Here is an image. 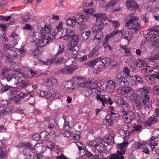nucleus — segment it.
I'll list each match as a JSON object with an SVG mask.
<instances>
[{
  "mask_svg": "<svg viewBox=\"0 0 159 159\" xmlns=\"http://www.w3.org/2000/svg\"><path fill=\"white\" fill-rule=\"evenodd\" d=\"M94 16L97 18L98 22L95 25L93 26L92 30L94 33H96L103 30L104 25H107L108 22L110 21V20L109 18L106 16L105 14L98 13L95 14Z\"/></svg>",
  "mask_w": 159,
  "mask_h": 159,
  "instance_id": "nucleus-1",
  "label": "nucleus"
},
{
  "mask_svg": "<svg viewBox=\"0 0 159 159\" xmlns=\"http://www.w3.org/2000/svg\"><path fill=\"white\" fill-rule=\"evenodd\" d=\"M12 43V42L11 41L7 43L3 42L2 43V49L7 59H10L13 57H16L17 56V54L16 52L11 49L13 47Z\"/></svg>",
  "mask_w": 159,
  "mask_h": 159,
  "instance_id": "nucleus-2",
  "label": "nucleus"
},
{
  "mask_svg": "<svg viewBox=\"0 0 159 159\" xmlns=\"http://www.w3.org/2000/svg\"><path fill=\"white\" fill-rule=\"evenodd\" d=\"M78 38L77 36L73 35L70 38V41H71L67 44L69 52L73 55L76 54L79 50V47L77 46L79 41Z\"/></svg>",
  "mask_w": 159,
  "mask_h": 159,
  "instance_id": "nucleus-3",
  "label": "nucleus"
},
{
  "mask_svg": "<svg viewBox=\"0 0 159 159\" xmlns=\"http://www.w3.org/2000/svg\"><path fill=\"white\" fill-rule=\"evenodd\" d=\"M55 33L52 31L45 34V38H44V39H42V40L40 42H41V43H43L44 46L50 41H52V40L55 38Z\"/></svg>",
  "mask_w": 159,
  "mask_h": 159,
  "instance_id": "nucleus-4",
  "label": "nucleus"
},
{
  "mask_svg": "<svg viewBox=\"0 0 159 159\" xmlns=\"http://www.w3.org/2000/svg\"><path fill=\"white\" fill-rule=\"evenodd\" d=\"M132 33H134L140 30V25L139 23H133L125 25Z\"/></svg>",
  "mask_w": 159,
  "mask_h": 159,
  "instance_id": "nucleus-5",
  "label": "nucleus"
},
{
  "mask_svg": "<svg viewBox=\"0 0 159 159\" xmlns=\"http://www.w3.org/2000/svg\"><path fill=\"white\" fill-rule=\"evenodd\" d=\"M0 84L2 86H7V82H9L12 80L16 79V77L11 75H7V77L3 76L0 77Z\"/></svg>",
  "mask_w": 159,
  "mask_h": 159,
  "instance_id": "nucleus-6",
  "label": "nucleus"
},
{
  "mask_svg": "<svg viewBox=\"0 0 159 159\" xmlns=\"http://www.w3.org/2000/svg\"><path fill=\"white\" fill-rule=\"evenodd\" d=\"M126 4L127 8L131 11L137 10L139 7V5L134 0H127Z\"/></svg>",
  "mask_w": 159,
  "mask_h": 159,
  "instance_id": "nucleus-7",
  "label": "nucleus"
},
{
  "mask_svg": "<svg viewBox=\"0 0 159 159\" xmlns=\"http://www.w3.org/2000/svg\"><path fill=\"white\" fill-rule=\"evenodd\" d=\"M1 143L2 146L0 147V158H2L7 156V152L6 151V148L7 143L4 140H1Z\"/></svg>",
  "mask_w": 159,
  "mask_h": 159,
  "instance_id": "nucleus-8",
  "label": "nucleus"
},
{
  "mask_svg": "<svg viewBox=\"0 0 159 159\" xmlns=\"http://www.w3.org/2000/svg\"><path fill=\"white\" fill-rule=\"evenodd\" d=\"M101 59L100 60H98L96 66L94 67L95 70L93 71V72L94 73L98 74L101 71H103L105 69V65L101 62Z\"/></svg>",
  "mask_w": 159,
  "mask_h": 159,
  "instance_id": "nucleus-9",
  "label": "nucleus"
},
{
  "mask_svg": "<svg viewBox=\"0 0 159 159\" xmlns=\"http://www.w3.org/2000/svg\"><path fill=\"white\" fill-rule=\"evenodd\" d=\"M33 36L35 38V39L39 40L38 43H36L35 44L37 48L39 47H42L44 46L43 43H41L40 41L44 39V38H42L40 33L39 32H35L33 34Z\"/></svg>",
  "mask_w": 159,
  "mask_h": 159,
  "instance_id": "nucleus-10",
  "label": "nucleus"
},
{
  "mask_svg": "<svg viewBox=\"0 0 159 159\" xmlns=\"http://www.w3.org/2000/svg\"><path fill=\"white\" fill-rule=\"evenodd\" d=\"M115 87V82L112 80H110L107 81L106 90L107 92L111 93L114 91Z\"/></svg>",
  "mask_w": 159,
  "mask_h": 159,
  "instance_id": "nucleus-11",
  "label": "nucleus"
},
{
  "mask_svg": "<svg viewBox=\"0 0 159 159\" xmlns=\"http://www.w3.org/2000/svg\"><path fill=\"white\" fill-rule=\"evenodd\" d=\"M73 17L79 21V22L77 21V22L79 24H81L84 21L86 22L89 19L88 16H86L81 13H80L77 15H74L73 16Z\"/></svg>",
  "mask_w": 159,
  "mask_h": 159,
  "instance_id": "nucleus-12",
  "label": "nucleus"
},
{
  "mask_svg": "<svg viewBox=\"0 0 159 159\" xmlns=\"http://www.w3.org/2000/svg\"><path fill=\"white\" fill-rule=\"evenodd\" d=\"M135 105L140 109L144 108L146 110H147L148 109L150 106L149 104H146V103H145L142 100L141 101L139 100L135 101Z\"/></svg>",
  "mask_w": 159,
  "mask_h": 159,
  "instance_id": "nucleus-13",
  "label": "nucleus"
},
{
  "mask_svg": "<svg viewBox=\"0 0 159 159\" xmlns=\"http://www.w3.org/2000/svg\"><path fill=\"white\" fill-rule=\"evenodd\" d=\"M126 78L124 77V76H121L120 78H116L115 80L117 81L118 84L122 86H128L129 84V82Z\"/></svg>",
  "mask_w": 159,
  "mask_h": 159,
  "instance_id": "nucleus-14",
  "label": "nucleus"
},
{
  "mask_svg": "<svg viewBox=\"0 0 159 159\" xmlns=\"http://www.w3.org/2000/svg\"><path fill=\"white\" fill-rule=\"evenodd\" d=\"M77 68L76 66H72L71 67H65L63 69H61L58 70L59 73L64 74H71L75 70H76Z\"/></svg>",
  "mask_w": 159,
  "mask_h": 159,
  "instance_id": "nucleus-15",
  "label": "nucleus"
},
{
  "mask_svg": "<svg viewBox=\"0 0 159 159\" xmlns=\"http://www.w3.org/2000/svg\"><path fill=\"white\" fill-rule=\"evenodd\" d=\"M101 59V57H98V58H95L93 60H92L90 61H88L87 62L84 63V65L87 66L89 67H95L96 66V65L98 62V60H100Z\"/></svg>",
  "mask_w": 159,
  "mask_h": 159,
  "instance_id": "nucleus-16",
  "label": "nucleus"
},
{
  "mask_svg": "<svg viewBox=\"0 0 159 159\" xmlns=\"http://www.w3.org/2000/svg\"><path fill=\"white\" fill-rule=\"evenodd\" d=\"M152 74H151V76L153 79L159 80V66H157L153 67Z\"/></svg>",
  "mask_w": 159,
  "mask_h": 159,
  "instance_id": "nucleus-17",
  "label": "nucleus"
},
{
  "mask_svg": "<svg viewBox=\"0 0 159 159\" xmlns=\"http://www.w3.org/2000/svg\"><path fill=\"white\" fill-rule=\"evenodd\" d=\"M158 121V120L156 116H151L150 117H149L148 119L146 121V123H147L148 126H150L153 124L157 123Z\"/></svg>",
  "mask_w": 159,
  "mask_h": 159,
  "instance_id": "nucleus-18",
  "label": "nucleus"
},
{
  "mask_svg": "<svg viewBox=\"0 0 159 159\" xmlns=\"http://www.w3.org/2000/svg\"><path fill=\"white\" fill-rule=\"evenodd\" d=\"M76 79L79 80L78 82L77 83L78 86L81 87H84L86 89H89V82H82V80L80 77H77Z\"/></svg>",
  "mask_w": 159,
  "mask_h": 159,
  "instance_id": "nucleus-19",
  "label": "nucleus"
},
{
  "mask_svg": "<svg viewBox=\"0 0 159 159\" xmlns=\"http://www.w3.org/2000/svg\"><path fill=\"white\" fill-rule=\"evenodd\" d=\"M115 101L116 104L119 106L122 107L123 106H128L127 104H125V102L124 101L123 98L117 96L115 98Z\"/></svg>",
  "mask_w": 159,
  "mask_h": 159,
  "instance_id": "nucleus-20",
  "label": "nucleus"
},
{
  "mask_svg": "<svg viewBox=\"0 0 159 159\" xmlns=\"http://www.w3.org/2000/svg\"><path fill=\"white\" fill-rule=\"evenodd\" d=\"M139 90L142 95L149 94L151 91V88L149 86H145L139 88Z\"/></svg>",
  "mask_w": 159,
  "mask_h": 159,
  "instance_id": "nucleus-21",
  "label": "nucleus"
},
{
  "mask_svg": "<svg viewBox=\"0 0 159 159\" xmlns=\"http://www.w3.org/2000/svg\"><path fill=\"white\" fill-rule=\"evenodd\" d=\"M127 17L129 18V20L126 23L125 25L134 23L138 20V18L135 16L134 14L133 13L128 15L127 16Z\"/></svg>",
  "mask_w": 159,
  "mask_h": 159,
  "instance_id": "nucleus-22",
  "label": "nucleus"
},
{
  "mask_svg": "<svg viewBox=\"0 0 159 159\" xmlns=\"http://www.w3.org/2000/svg\"><path fill=\"white\" fill-rule=\"evenodd\" d=\"M17 148L27 147L26 148H33L32 145L29 142H22L19 143L17 146Z\"/></svg>",
  "mask_w": 159,
  "mask_h": 159,
  "instance_id": "nucleus-23",
  "label": "nucleus"
},
{
  "mask_svg": "<svg viewBox=\"0 0 159 159\" xmlns=\"http://www.w3.org/2000/svg\"><path fill=\"white\" fill-rule=\"evenodd\" d=\"M73 35V32L71 29L66 30V33L63 37L64 40L68 39L70 41V38Z\"/></svg>",
  "mask_w": 159,
  "mask_h": 159,
  "instance_id": "nucleus-24",
  "label": "nucleus"
},
{
  "mask_svg": "<svg viewBox=\"0 0 159 159\" xmlns=\"http://www.w3.org/2000/svg\"><path fill=\"white\" fill-rule=\"evenodd\" d=\"M107 115L109 116L110 118H111L114 121L117 120L120 118V115L117 111L111 112L110 113L108 114Z\"/></svg>",
  "mask_w": 159,
  "mask_h": 159,
  "instance_id": "nucleus-25",
  "label": "nucleus"
},
{
  "mask_svg": "<svg viewBox=\"0 0 159 159\" xmlns=\"http://www.w3.org/2000/svg\"><path fill=\"white\" fill-rule=\"evenodd\" d=\"M134 115L133 112L129 111L124 121L127 123L130 122L134 119Z\"/></svg>",
  "mask_w": 159,
  "mask_h": 159,
  "instance_id": "nucleus-26",
  "label": "nucleus"
},
{
  "mask_svg": "<svg viewBox=\"0 0 159 159\" xmlns=\"http://www.w3.org/2000/svg\"><path fill=\"white\" fill-rule=\"evenodd\" d=\"M135 64L136 66L138 67H145L147 66V63L141 59H138L136 61Z\"/></svg>",
  "mask_w": 159,
  "mask_h": 159,
  "instance_id": "nucleus-27",
  "label": "nucleus"
},
{
  "mask_svg": "<svg viewBox=\"0 0 159 159\" xmlns=\"http://www.w3.org/2000/svg\"><path fill=\"white\" fill-rule=\"evenodd\" d=\"M39 136L41 141L47 140L48 139L49 137V133L46 131L41 132Z\"/></svg>",
  "mask_w": 159,
  "mask_h": 159,
  "instance_id": "nucleus-28",
  "label": "nucleus"
},
{
  "mask_svg": "<svg viewBox=\"0 0 159 159\" xmlns=\"http://www.w3.org/2000/svg\"><path fill=\"white\" fill-rule=\"evenodd\" d=\"M34 150L38 154L43 153L44 152V147L40 144H36L34 146Z\"/></svg>",
  "mask_w": 159,
  "mask_h": 159,
  "instance_id": "nucleus-29",
  "label": "nucleus"
},
{
  "mask_svg": "<svg viewBox=\"0 0 159 159\" xmlns=\"http://www.w3.org/2000/svg\"><path fill=\"white\" fill-rule=\"evenodd\" d=\"M114 120L109 117V116H107L106 117L105 125L108 127L111 126L114 124Z\"/></svg>",
  "mask_w": 159,
  "mask_h": 159,
  "instance_id": "nucleus-30",
  "label": "nucleus"
},
{
  "mask_svg": "<svg viewBox=\"0 0 159 159\" xmlns=\"http://www.w3.org/2000/svg\"><path fill=\"white\" fill-rule=\"evenodd\" d=\"M105 93L101 91H97L96 94V98L98 101H102L105 97Z\"/></svg>",
  "mask_w": 159,
  "mask_h": 159,
  "instance_id": "nucleus-31",
  "label": "nucleus"
},
{
  "mask_svg": "<svg viewBox=\"0 0 159 159\" xmlns=\"http://www.w3.org/2000/svg\"><path fill=\"white\" fill-rule=\"evenodd\" d=\"M18 84H19L20 88L23 89L27 86L30 85L31 83L27 80L26 81H21L20 82H18Z\"/></svg>",
  "mask_w": 159,
  "mask_h": 159,
  "instance_id": "nucleus-32",
  "label": "nucleus"
},
{
  "mask_svg": "<svg viewBox=\"0 0 159 159\" xmlns=\"http://www.w3.org/2000/svg\"><path fill=\"white\" fill-rule=\"evenodd\" d=\"M74 84L75 83L73 81H67L65 84L64 87L68 90H70L71 89L74 90L75 88L74 87Z\"/></svg>",
  "mask_w": 159,
  "mask_h": 159,
  "instance_id": "nucleus-33",
  "label": "nucleus"
},
{
  "mask_svg": "<svg viewBox=\"0 0 159 159\" xmlns=\"http://www.w3.org/2000/svg\"><path fill=\"white\" fill-rule=\"evenodd\" d=\"M144 146V144L143 143H135L134 144L132 145V149L134 151L135 150L143 148Z\"/></svg>",
  "mask_w": 159,
  "mask_h": 159,
  "instance_id": "nucleus-34",
  "label": "nucleus"
},
{
  "mask_svg": "<svg viewBox=\"0 0 159 159\" xmlns=\"http://www.w3.org/2000/svg\"><path fill=\"white\" fill-rule=\"evenodd\" d=\"M100 102H102V106H105L106 105H107L108 102L110 105H111L112 104L111 99L109 98H107L105 97L103 98L102 101H100Z\"/></svg>",
  "mask_w": 159,
  "mask_h": 159,
  "instance_id": "nucleus-35",
  "label": "nucleus"
},
{
  "mask_svg": "<svg viewBox=\"0 0 159 159\" xmlns=\"http://www.w3.org/2000/svg\"><path fill=\"white\" fill-rule=\"evenodd\" d=\"M33 151V148H25L23 151V152L25 156L31 157Z\"/></svg>",
  "mask_w": 159,
  "mask_h": 159,
  "instance_id": "nucleus-36",
  "label": "nucleus"
},
{
  "mask_svg": "<svg viewBox=\"0 0 159 159\" xmlns=\"http://www.w3.org/2000/svg\"><path fill=\"white\" fill-rule=\"evenodd\" d=\"M101 61L105 65V66H109L111 65V60L109 58L105 57L102 59L101 57Z\"/></svg>",
  "mask_w": 159,
  "mask_h": 159,
  "instance_id": "nucleus-37",
  "label": "nucleus"
},
{
  "mask_svg": "<svg viewBox=\"0 0 159 159\" xmlns=\"http://www.w3.org/2000/svg\"><path fill=\"white\" fill-rule=\"evenodd\" d=\"M103 34L102 31H99L96 34L94 39L95 40H98L97 42L99 43L101 42V40L103 39Z\"/></svg>",
  "mask_w": 159,
  "mask_h": 159,
  "instance_id": "nucleus-38",
  "label": "nucleus"
},
{
  "mask_svg": "<svg viewBox=\"0 0 159 159\" xmlns=\"http://www.w3.org/2000/svg\"><path fill=\"white\" fill-rule=\"evenodd\" d=\"M10 110L8 108H6L2 110H0V118H1L5 115H6L9 114Z\"/></svg>",
  "mask_w": 159,
  "mask_h": 159,
  "instance_id": "nucleus-39",
  "label": "nucleus"
},
{
  "mask_svg": "<svg viewBox=\"0 0 159 159\" xmlns=\"http://www.w3.org/2000/svg\"><path fill=\"white\" fill-rule=\"evenodd\" d=\"M66 23L68 25L73 27L76 24V20L72 18H70L67 20Z\"/></svg>",
  "mask_w": 159,
  "mask_h": 159,
  "instance_id": "nucleus-40",
  "label": "nucleus"
},
{
  "mask_svg": "<svg viewBox=\"0 0 159 159\" xmlns=\"http://www.w3.org/2000/svg\"><path fill=\"white\" fill-rule=\"evenodd\" d=\"M100 139V138H98L95 139L92 141L90 142L89 143V146L95 149L98 142H99Z\"/></svg>",
  "mask_w": 159,
  "mask_h": 159,
  "instance_id": "nucleus-41",
  "label": "nucleus"
},
{
  "mask_svg": "<svg viewBox=\"0 0 159 159\" xmlns=\"http://www.w3.org/2000/svg\"><path fill=\"white\" fill-rule=\"evenodd\" d=\"M124 87L125 93V94H127L129 93H132L133 91V88L131 87L128 86H123Z\"/></svg>",
  "mask_w": 159,
  "mask_h": 159,
  "instance_id": "nucleus-42",
  "label": "nucleus"
},
{
  "mask_svg": "<svg viewBox=\"0 0 159 159\" xmlns=\"http://www.w3.org/2000/svg\"><path fill=\"white\" fill-rule=\"evenodd\" d=\"M118 32V30H117L116 31H113L111 33L108 35L106 36L105 38V43H106L107 42L112 36L117 34Z\"/></svg>",
  "mask_w": 159,
  "mask_h": 159,
  "instance_id": "nucleus-43",
  "label": "nucleus"
},
{
  "mask_svg": "<svg viewBox=\"0 0 159 159\" xmlns=\"http://www.w3.org/2000/svg\"><path fill=\"white\" fill-rule=\"evenodd\" d=\"M54 65V66H59L61 63L63 61V57H61L59 58H53Z\"/></svg>",
  "mask_w": 159,
  "mask_h": 159,
  "instance_id": "nucleus-44",
  "label": "nucleus"
},
{
  "mask_svg": "<svg viewBox=\"0 0 159 159\" xmlns=\"http://www.w3.org/2000/svg\"><path fill=\"white\" fill-rule=\"evenodd\" d=\"M91 31H88L82 33L81 35V38L83 39L86 40L90 36Z\"/></svg>",
  "mask_w": 159,
  "mask_h": 159,
  "instance_id": "nucleus-45",
  "label": "nucleus"
},
{
  "mask_svg": "<svg viewBox=\"0 0 159 159\" xmlns=\"http://www.w3.org/2000/svg\"><path fill=\"white\" fill-rule=\"evenodd\" d=\"M95 148L97 149L99 152H103L104 148L103 146V145H102L100 141V140L99 142H98V144H97V145L96 146Z\"/></svg>",
  "mask_w": 159,
  "mask_h": 159,
  "instance_id": "nucleus-46",
  "label": "nucleus"
},
{
  "mask_svg": "<svg viewBox=\"0 0 159 159\" xmlns=\"http://www.w3.org/2000/svg\"><path fill=\"white\" fill-rule=\"evenodd\" d=\"M46 82H49L52 84H56L57 83V80L56 79L53 77H50L47 79Z\"/></svg>",
  "mask_w": 159,
  "mask_h": 159,
  "instance_id": "nucleus-47",
  "label": "nucleus"
},
{
  "mask_svg": "<svg viewBox=\"0 0 159 159\" xmlns=\"http://www.w3.org/2000/svg\"><path fill=\"white\" fill-rule=\"evenodd\" d=\"M143 96V98L142 99L146 104H149V101L150 100V96L149 94H146L142 95Z\"/></svg>",
  "mask_w": 159,
  "mask_h": 159,
  "instance_id": "nucleus-48",
  "label": "nucleus"
},
{
  "mask_svg": "<svg viewBox=\"0 0 159 159\" xmlns=\"http://www.w3.org/2000/svg\"><path fill=\"white\" fill-rule=\"evenodd\" d=\"M8 72L7 69L5 67H3L1 70L0 77H2V76L7 77V75H7Z\"/></svg>",
  "mask_w": 159,
  "mask_h": 159,
  "instance_id": "nucleus-49",
  "label": "nucleus"
},
{
  "mask_svg": "<svg viewBox=\"0 0 159 159\" xmlns=\"http://www.w3.org/2000/svg\"><path fill=\"white\" fill-rule=\"evenodd\" d=\"M116 2L115 1H111L109 2L105 6V8L106 9L110 8L116 4Z\"/></svg>",
  "mask_w": 159,
  "mask_h": 159,
  "instance_id": "nucleus-50",
  "label": "nucleus"
},
{
  "mask_svg": "<svg viewBox=\"0 0 159 159\" xmlns=\"http://www.w3.org/2000/svg\"><path fill=\"white\" fill-rule=\"evenodd\" d=\"M114 135H112L111 136H109V137L107 138L106 139L107 141L110 144L112 145L114 144Z\"/></svg>",
  "mask_w": 159,
  "mask_h": 159,
  "instance_id": "nucleus-51",
  "label": "nucleus"
},
{
  "mask_svg": "<svg viewBox=\"0 0 159 159\" xmlns=\"http://www.w3.org/2000/svg\"><path fill=\"white\" fill-rule=\"evenodd\" d=\"M89 89H94L97 88L98 85L96 83L93 82H89Z\"/></svg>",
  "mask_w": 159,
  "mask_h": 159,
  "instance_id": "nucleus-52",
  "label": "nucleus"
},
{
  "mask_svg": "<svg viewBox=\"0 0 159 159\" xmlns=\"http://www.w3.org/2000/svg\"><path fill=\"white\" fill-rule=\"evenodd\" d=\"M85 155L89 159H94L95 157L94 155L92 153L88 151L85 152Z\"/></svg>",
  "mask_w": 159,
  "mask_h": 159,
  "instance_id": "nucleus-53",
  "label": "nucleus"
},
{
  "mask_svg": "<svg viewBox=\"0 0 159 159\" xmlns=\"http://www.w3.org/2000/svg\"><path fill=\"white\" fill-rule=\"evenodd\" d=\"M123 71L125 74V77L128 78V77L130 76L129 74L130 70L128 69V68L127 67H125L124 68Z\"/></svg>",
  "mask_w": 159,
  "mask_h": 159,
  "instance_id": "nucleus-54",
  "label": "nucleus"
},
{
  "mask_svg": "<svg viewBox=\"0 0 159 159\" xmlns=\"http://www.w3.org/2000/svg\"><path fill=\"white\" fill-rule=\"evenodd\" d=\"M144 78L147 82L149 84H151L153 81V80L152 79V77L151 76V75H146Z\"/></svg>",
  "mask_w": 159,
  "mask_h": 159,
  "instance_id": "nucleus-55",
  "label": "nucleus"
},
{
  "mask_svg": "<svg viewBox=\"0 0 159 159\" xmlns=\"http://www.w3.org/2000/svg\"><path fill=\"white\" fill-rule=\"evenodd\" d=\"M10 88L11 87L10 86H8L7 84V86H3L1 89V92L2 93L7 91L10 89Z\"/></svg>",
  "mask_w": 159,
  "mask_h": 159,
  "instance_id": "nucleus-56",
  "label": "nucleus"
},
{
  "mask_svg": "<svg viewBox=\"0 0 159 159\" xmlns=\"http://www.w3.org/2000/svg\"><path fill=\"white\" fill-rule=\"evenodd\" d=\"M43 63L46 65H50L53 64L54 65V59H48L47 61L43 62Z\"/></svg>",
  "mask_w": 159,
  "mask_h": 159,
  "instance_id": "nucleus-57",
  "label": "nucleus"
},
{
  "mask_svg": "<svg viewBox=\"0 0 159 159\" xmlns=\"http://www.w3.org/2000/svg\"><path fill=\"white\" fill-rule=\"evenodd\" d=\"M51 26L49 25H45L44 26V28H43L45 31V34L49 33L51 32Z\"/></svg>",
  "mask_w": 159,
  "mask_h": 159,
  "instance_id": "nucleus-58",
  "label": "nucleus"
},
{
  "mask_svg": "<svg viewBox=\"0 0 159 159\" xmlns=\"http://www.w3.org/2000/svg\"><path fill=\"white\" fill-rule=\"evenodd\" d=\"M120 111L121 112V114L124 120H125V118L129 112H128L127 111L125 110V109H121Z\"/></svg>",
  "mask_w": 159,
  "mask_h": 159,
  "instance_id": "nucleus-59",
  "label": "nucleus"
},
{
  "mask_svg": "<svg viewBox=\"0 0 159 159\" xmlns=\"http://www.w3.org/2000/svg\"><path fill=\"white\" fill-rule=\"evenodd\" d=\"M150 59L152 60H156L159 58V53L158 52H157L155 54H152V56L150 57Z\"/></svg>",
  "mask_w": 159,
  "mask_h": 159,
  "instance_id": "nucleus-60",
  "label": "nucleus"
},
{
  "mask_svg": "<svg viewBox=\"0 0 159 159\" xmlns=\"http://www.w3.org/2000/svg\"><path fill=\"white\" fill-rule=\"evenodd\" d=\"M81 54H82V53H79L77 55H76V57L77 58L78 57L80 59V61H83L86 60L87 59V56L84 55L81 57H79V56H80Z\"/></svg>",
  "mask_w": 159,
  "mask_h": 159,
  "instance_id": "nucleus-61",
  "label": "nucleus"
},
{
  "mask_svg": "<svg viewBox=\"0 0 159 159\" xmlns=\"http://www.w3.org/2000/svg\"><path fill=\"white\" fill-rule=\"evenodd\" d=\"M98 49L97 48H93L92 51L89 54L88 56L89 57H92L93 55L96 54L98 51Z\"/></svg>",
  "mask_w": 159,
  "mask_h": 159,
  "instance_id": "nucleus-62",
  "label": "nucleus"
},
{
  "mask_svg": "<svg viewBox=\"0 0 159 159\" xmlns=\"http://www.w3.org/2000/svg\"><path fill=\"white\" fill-rule=\"evenodd\" d=\"M12 99H13L14 100L13 101L16 104H20L21 103V100H20L19 98H18V97L17 96H16L13 98Z\"/></svg>",
  "mask_w": 159,
  "mask_h": 159,
  "instance_id": "nucleus-63",
  "label": "nucleus"
},
{
  "mask_svg": "<svg viewBox=\"0 0 159 159\" xmlns=\"http://www.w3.org/2000/svg\"><path fill=\"white\" fill-rule=\"evenodd\" d=\"M64 51V45H61L59 46V50L57 53V55L61 54Z\"/></svg>",
  "mask_w": 159,
  "mask_h": 159,
  "instance_id": "nucleus-64",
  "label": "nucleus"
}]
</instances>
